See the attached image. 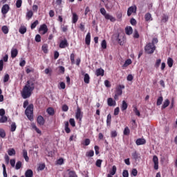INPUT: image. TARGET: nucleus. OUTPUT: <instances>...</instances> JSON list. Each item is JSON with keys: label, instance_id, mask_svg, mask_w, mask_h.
<instances>
[{"label": "nucleus", "instance_id": "nucleus-54", "mask_svg": "<svg viewBox=\"0 0 177 177\" xmlns=\"http://www.w3.org/2000/svg\"><path fill=\"white\" fill-rule=\"evenodd\" d=\"M118 135V133H117V131H112L111 132V138H117V136Z\"/></svg>", "mask_w": 177, "mask_h": 177}, {"label": "nucleus", "instance_id": "nucleus-25", "mask_svg": "<svg viewBox=\"0 0 177 177\" xmlns=\"http://www.w3.org/2000/svg\"><path fill=\"white\" fill-rule=\"evenodd\" d=\"M20 34H26L27 32V28L24 26H21L19 29Z\"/></svg>", "mask_w": 177, "mask_h": 177}, {"label": "nucleus", "instance_id": "nucleus-49", "mask_svg": "<svg viewBox=\"0 0 177 177\" xmlns=\"http://www.w3.org/2000/svg\"><path fill=\"white\" fill-rule=\"evenodd\" d=\"M102 162H103V160L100 159L97 160L95 162L96 167H97L98 168H100V167H102Z\"/></svg>", "mask_w": 177, "mask_h": 177}, {"label": "nucleus", "instance_id": "nucleus-4", "mask_svg": "<svg viewBox=\"0 0 177 177\" xmlns=\"http://www.w3.org/2000/svg\"><path fill=\"white\" fill-rule=\"evenodd\" d=\"M100 12L101 15H102V16H104L106 20H110V21H112V23H114V21H115V18L114 17L106 13V9H104V8H100Z\"/></svg>", "mask_w": 177, "mask_h": 177}, {"label": "nucleus", "instance_id": "nucleus-45", "mask_svg": "<svg viewBox=\"0 0 177 177\" xmlns=\"http://www.w3.org/2000/svg\"><path fill=\"white\" fill-rule=\"evenodd\" d=\"M22 165H23V164L21 163V161L17 162L16 165H15V169H17V170L20 169V168H21Z\"/></svg>", "mask_w": 177, "mask_h": 177}, {"label": "nucleus", "instance_id": "nucleus-2", "mask_svg": "<svg viewBox=\"0 0 177 177\" xmlns=\"http://www.w3.org/2000/svg\"><path fill=\"white\" fill-rule=\"evenodd\" d=\"M156 44H158V39L154 37L152 39L151 42L147 43L145 45L144 48L145 53H147V55H153L156 51V49H157V47L156 46Z\"/></svg>", "mask_w": 177, "mask_h": 177}, {"label": "nucleus", "instance_id": "nucleus-19", "mask_svg": "<svg viewBox=\"0 0 177 177\" xmlns=\"http://www.w3.org/2000/svg\"><path fill=\"white\" fill-rule=\"evenodd\" d=\"M19 55V50L17 48H13L11 50V57L12 59H15Z\"/></svg>", "mask_w": 177, "mask_h": 177}, {"label": "nucleus", "instance_id": "nucleus-3", "mask_svg": "<svg viewBox=\"0 0 177 177\" xmlns=\"http://www.w3.org/2000/svg\"><path fill=\"white\" fill-rule=\"evenodd\" d=\"M25 114L30 121L34 120V104H30L25 110Z\"/></svg>", "mask_w": 177, "mask_h": 177}, {"label": "nucleus", "instance_id": "nucleus-14", "mask_svg": "<svg viewBox=\"0 0 177 177\" xmlns=\"http://www.w3.org/2000/svg\"><path fill=\"white\" fill-rule=\"evenodd\" d=\"M95 75L97 77H103V75H104V70L102 68L96 69Z\"/></svg>", "mask_w": 177, "mask_h": 177}, {"label": "nucleus", "instance_id": "nucleus-20", "mask_svg": "<svg viewBox=\"0 0 177 177\" xmlns=\"http://www.w3.org/2000/svg\"><path fill=\"white\" fill-rule=\"evenodd\" d=\"M86 45H91V32H88L85 37Z\"/></svg>", "mask_w": 177, "mask_h": 177}, {"label": "nucleus", "instance_id": "nucleus-40", "mask_svg": "<svg viewBox=\"0 0 177 177\" xmlns=\"http://www.w3.org/2000/svg\"><path fill=\"white\" fill-rule=\"evenodd\" d=\"M167 64L169 66V67H172V66H174V59H172V58L169 57L167 59Z\"/></svg>", "mask_w": 177, "mask_h": 177}, {"label": "nucleus", "instance_id": "nucleus-35", "mask_svg": "<svg viewBox=\"0 0 177 177\" xmlns=\"http://www.w3.org/2000/svg\"><path fill=\"white\" fill-rule=\"evenodd\" d=\"M106 124L108 127H110L111 125V114H108L107 118H106Z\"/></svg>", "mask_w": 177, "mask_h": 177}, {"label": "nucleus", "instance_id": "nucleus-47", "mask_svg": "<svg viewBox=\"0 0 177 177\" xmlns=\"http://www.w3.org/2000/svg\"><path fill=\"white\" fill-rule=\"evenodd\" d=\"M8 153V155H10V156H15L16 155V151L13 148L9 149Z\"/></svg>", "mask_w": 177, "mask_h": 177}, {"label": "nucleus", "instance_id": "nucleus-15", "mask_svg": "<svg viewBox=\"0 0 177 177\" xmlns=\"http://www.w3.org/2000/svg\"><path fill=\"white\" fill-rule=\"evenodd\" d=\"M37 122L39 125H44L45 124V119L42 115H39L37 118Z\"/></svg>", "mask_w": 177, "mask_h": 177}, {"label": "nucleus", "instance_id": "nucleus-56", "mask_svg": "<svg viewBox=\"0 0 177 177\" xmlns=\"http://www.w3.org/2000/svg\"><path fill=\"white\" fill-rule=\"evenodd\" d=\"M61 28H62L63 32H66V31L68 30V26H65V25H62L61 26Z\"/></svg>", "mask_w": 177, "mask_h": 177}, {"label": "nucleus", "instance_id": "nucleus-52", "mask_svg": "<svg viewBox=\"0 0 177 177\" xmlns=\"http://www.w3.org/2000/svg\"><path fill=\"white\" fill-rule=\"evenodd\" d=\"M6 121H8V117L6 116H1V118H0V122L3 123V122H6Z\"/></svg>", "mask_w": 177, "mask_h": 177}, {"label": "nucleus", "instance_id": "nucleus-51", "mask_svg": "<svg viewBox=\"0 0 177 177\" xmlns=\"http://www.w3.org/2000/svg\"><path fill=\"white\" fill-rule=\"evenodd\" d=\"M160 64H161V59H158L156 60V62L155 64L156 68H158L160 67Z\"/></svg>", "mask_w": 177, "mask_h": 177}, {"label": "nucleus", "instance_id": "nucleus-6", "mask_svg": "<svg viewBox=\"0 0 177 177\" xmlns=\"http://www.w3.org/2000/svg\"><path fill=\"white\" fill-rule=\"evenodd\" d=\"M39 32L42 35H45V34L48 32V26L46 24H44L40 26V28H39Z\"/></svg>", "mask_w": 177, "mask_h": 177}, {"label": "nucleus", "instance_id": "nucleus-24", "mask_svg": "<svg viewBox=\"0 0 177 177\" xmlns=\"http://www.w3.org/2000/svg\"><path fill=\"white\" fill-rule=\"evenodd\" d=\"M25 176L26 177H32L34 176V172L31 169H28L25 172Z\"/></svg>", "mask_w": 177, "mask_h": 177}, {"label": "nucleus", "instance_id": "nucleus-23", "mask_svg": "<svg viewBox=\"0 0 177 177\" xmlns=\"http://www.w3.org/2000/svg\"><path fill=\"white\" fill-rule=\"evenodd\" d=\"M72 15V23H73V24H75V23L78 21V15L75 12H73Z\"/></svg>", "mask_w": 177, "mask_h": 177}, {"label": "nucleus", "instance_id": "nucleus-53", "mask_svg": "<svg viewBox=\"0 0 177 177\" xmlns=\"http://www.w3.org/2000/svg\"><path fill=\"white\" fill-rule=\"evenodd\" d=\"M23 3V1L17 0L16 2V7L17 8H21V4Z\"/></svg>", "mask_w": 177, "mask_h": 177}, {"label": "nucleus", "instance_id": "nucleus-9", "mask_svg": "<svg viewBox=\"0 0 177 177\" xmlns=\"http://www.w3.org/2000/svg\"><path fill=\"white\" fill-rule=\"evenodd\" d=\"M107 104L109 107H114L116 106L117 102L112 97H109L107 99Z\"/></svg>", "mask_w": 177, "mask_h": 177}, {"label": "nucleus", "instance_id": "nucleus-48", "mask_svg": "<svg viewBox=\"0 0 177 177\" xmlns=\"http://www.w3.org/2000/svg\"><path fill=\"white\" fill-rule=\"evenodd\" d=\"M17 128V126L16 125V123L12 122L11 124V129H10L11 132H15V131H16Z\"/></svg>", "mask_w": 177, "mask_h": 177}, {"label": "nucleus", "instance_id": "nucleus-41", "mask_svg": "<svg viewBox=\"0 0 177 177\" xmlns=\"http://www.w3.org/2000/svg\"><path fill=\"white\" fill-rule=\"evenodd\" d=\"M115 172H117V167H115V165H113L112 167L111 171H110V174H111L112 176H114V175H115Z\"/></svg>", "mask_w": 177, "mask_h": 177}, {"label": "nucleus", "instance_id": "nucleus-31", "mask_svg": "<svg viewBox=\"0 0 177 177\" xmlns=\"http://www.w3.org/2000/svg\"><path fill=\"white\" fill-rule=\"evenodd\" d=\"M1 31L2 32H3L4 34H8L9 33V27H8V26H3L1 27Z\"/></svg>", "mask_w": 177, "mask_h": 177}, {"label": "nucleus", "instance_id": "nucleus-39", "mask_svg": "<svg viewBox=\"0 0 177 177\" xmlns=\"http://www.w3.org/2000/svg\"><path fill=\"white\" fill-rule=\"evenodd\" d=\"M123 133H124V136H128V135H129V133H131V130H129V127H126L124 128Z\"/></svg>", "mask_w": 177, "mask_h": 177}, {"label": "nucleus", "instance_id": "nucleus-64", "mask_svg": "<svg viewBox=\"0 0 177 177\" xmlns=\"http://www.w3.org/2000/svg\"><path fill=\"white\" fill-rule=\"evenodd\" d=\"M168 19H169L168 16L167 15L163 16L162 18V22L167 23V21H168Z\"/></svg>", "mask_w": 177, "mask_h": 177}, {"label": "nucleus", "instance_id": "nucleus-32", "mask_svg": "<svg viewBox=\"0 0 177 177\" xmlns=\"http://www.w3.org/2000/svg\"><path fill=\"white\" fill-rule=\"evenodd\" d=\"M133 111H134L136 115H138V117H140V112L139 110H138V106L136 105L133 106Z\"/></svg>", "mask_w": 177, "mask_h": 177}, {"label": "nucleus", "instance_id": "nucleus-21", "mask_svg": "<svg viewBox=\"0 0 177 177\" xmlns=\"http://www.w3.org/2000/svg\"><path fill=\"white\" fill-rule=\"evenodd\" d=\"M128 109V103H127L126 100H123L121 105L122 111H125Z\"/></svg>", "mask_w": 177, "mask_h": 177}, {"label": "nucleus", "instance_id": "nucleus-27", "mask_svg": "<svg viewBox=\"0 0 177 177\" xmlns=\"http://www.w3.org/2000/svg\"><path fill=\"white\" fill-rule=\"evenodd\" d=\"M64 124H65V132L66 133H70V132H71V129H70V127H69V123L68 122H64Z\"/></svg>", "mask_w": 177, "mask_h": 177}, {"label": "nucleus", "instance_id": "nucleus-34", "mask_svg": "<svg viewBox=\"0 0 177 177\" xmlns=\"http://www.w3.org/2000/svg\"><path fill=\"white\" fill-rule=\"evenodd\" d=\"M145 19L146 21H150V20H153V18H151V14H150V12H147L145 15Z\"/></svg>", "mask_w": 177, "mask_h": 177}, {"label": "nucleus", "instance_id": "nucleus-29", "mask_svg": "<svg viewBox=\"0 0 177 177\" xmlns=\"http://www.w3.org/2000/svg\"><path fill=\"white\" fill-rule=\"evenodd\" d=\"M130 64H132V60L131 59H128L124 62V64L122 65V68H125V67H128Z\"/></svg>", "mask_w": 177, "mask_h": 177}, {"label": "nucleus", "instance_id": "nucleus-38", "mask_svg": "<svg viewBox=\"0 0 177 177\" xmlns=\"http://www.w3.org/2000/svg\"><path fill=\"white\" fill-rule=\"evenodd\" d=\"M6 137V132H5V130L3 129H0V138H2L3 139Z\"/></svg>", "mask_w": 177, "mask_h": 177}, {"label": "nucleus", "instance_id": "nucleus-26", "mask_svg": "<svg viewBox=\"0 0 177 177\" xmlns=\"http://www.w3.org/2000/svg\"><path fill=\"white\" fill-rule=\"evenodd\" d=\"M46 113H48V115H55V109L52 107H49L46 109Z\"/></svg>", "mask_w": 177, "mask_h": 177}, {"label": "nucleus", "instance_id": "nucleus-22", "mask_svg": "<svg viewBox=\"0 0 177 177\" xmlns=\"http://www.w3.org/2000/svg\"><path fill=\"white\" fill-rule=\"evenodd\" d=\"M125 32L127 35H132V32H133V29H132V27L129 26L125 28Z\"/></svg>", "mask_w": 177, "mask_h": 177}, {"label": "nucleus", "instance_id": "nucleus-60", "mask_svg": "<svg viewBox=\"0 0 177 177\" xmlns=\"http://www.w3.org/2000/svg\"><path fill=\"white\" fill-rule=\"evenodd\" d=\"M122 176L123 177H129V173L128 172V170H124L123 171Z\"/></svg>", "mask_w": 177, "mask_h": 177}, {"label": "nucleus", "instance_id": "nucleus-33", "mask_svg": "<svg viewBox=\"0 0 177 177\" xmlns=\"http://www.w3.org/2000/svg\"><path fill=\"white\" fill-rule=\"evenodd\" d=\"M91 80V77H89V75L88 73H86L84 75V81L85 84H89Z\"/></svg>", "mask_w": 177, "mask_h": 177}, {"label": "nucleus", "instance_id": "nucleus-8", "mask_svg": "<svg viewBox=\"0 0 177 177\" xmlns=\"http://www.w3.org/2000/svg\"><path fill=\"white\" fill-rule=\"evenodd\" d=\"M124 88H125V86L120 84L116 88L115 94L118 95L119 96H121V95H122V89H124Z\"/></svg>", "mask_w": 177, "mask_h": 177}, {"label": "nucleus", "instance_id": "nucleus-13", "mask_svg": "<svg viewBox=\"0 0 177 177\" xmlns=\"http://www.w3.org/2000/svg\"><path fill=\"white\" fill-rule=\"evenodd\" d=\"M153 162L154 163L153 168L157 171L158 169V157L156 155L153 157Z\"/></svg>", "mask_w": 177, "mask_h": 177}, {"label": "nucleus", "instance_id": "nucleus-44", "mask_svg": "<svg viewBox=\"0 0 177 177\" xmlns=\"http://www.w3.org/2000/svg\"><path fill=\"white\" fill-rule=\"evenodd\" d=\"M75 54L72 53L71 54V64H75Z\"/></svg>", "mask_w": 177, "mask_h": 177}, {"label": "nucleus", "instance_id": "nucleus-37", "mask_svg": "<svg viewBox=\"0 0 177 177\" xmlns=\"http://www.w3.org/2000/svg\"><path fill=\"white\" fill-rule=\"evenodd\" d=\"M95 156V151L90 150L86 153V157H93Z\"/></svg>", "mask_w": 177, "mask_h": 177}, {"label": "nucleus", "instance_id": "nucleus-62", "mask_svg": "<svg viewBox=\"0 0 177 177\" xmlns=\"http://www.w3.org/2000/svg\"><path fill=\"white\" fill-rule=\"evenodd\" d=\"M69 122H70L71 127H75V120H74V118H71L69 120Z\"/></svg>", "mask_w": 177, "mask_h": 177}, {"label": "nucleus", "instance_id": "nucleus-55", "mask_svg": "<svg viewBox=\"0 0 177 177\" xmlns=\"http://www.w3.org/2000/svg\"><path fill=\"white\" fill-rule=\"evenodd\" d=\"M119 114H120V107H116V108L114 109L113 115H118Z\"/></svg>", "mask_w": 177, "mask_h": 177}, {"label": "nucleus", "instance_id": "nucleus-46", "mask_svg": "<svg viewBox=\"0 0 177 177\" xmlns=\"http://www.w3.org/2000/svg\"><path fill=\"white\" fill-rule=\"evenodd\" d=\"M39 23L38 20L35 21L30 26L31 30H34V28L38 26Z\"/></svg>", "mask_w": 177, "mask_h": 177}, {"label": "nucleus", "instance_id": "nucleus-16", "mask_svg": "<svg viewBox=\"0 0 177 177\" xmlns=\"http://www.w3.org/2000/svg\"><path fill=\"white\" fill-rule=\"evenodd\" d=\"M118 42L119 44V45H120L121 46H122V45H124V44H125V37L124 36H122V37H120V34L118 35Z\"/></svg>", "mask_w": 177, "mask_h": 177}, {"label": "nucleus", "instance_id": "nucleus-18", "mask_svg": "<svg viewBox=\"0 0 177 177\" xmlns=\"http://www.w3.org/2000/svg\"><path fill=\"white\" fill-rule=\"evenodd\" d=\"M22 156H23L24 158L25 159V161H26V162H28V161L30 160V158H28L27 150L24 149L22 151Z\"/></svg>", "mask_w": 177, "mask_h": 177}, {"label": "nucleus", "instance_id": "nucleus-11", "mask_svg": "<svg viewBox=\"0 0 177 177\" xmlns=\"http://www.w3.org/2000/svg\"><path fill=\"white\" fill-rule=\"evenodd\" d=\"M132 13H136V6H131L127 10V16H131Z\"/></svg>", "mask_w": 177, "mask_h": 177}, {"label": "nucleus", "instance_id": "nucleus-30", "mask_svg": "<svg viewBox=\"0 0 177 177\" xmlns=\"http://www.w3.org/2000/svg\"><path fill=\"white\" fill-rule=\"evenodd\" d=\"M33 16H34V12H32V10H29L27 12L26 19L28 20H30V19H32Z\"/></svg>", "mask_w": 177, "mask_h": 177}, {"label": "nucleus", "instance_id": "nucleus-63", "mask_svg": "<svg viewBox=\"0 0 177 177\" xmlns=\"http://www.w3.org/2000/svg\"><path fill=\"white\" fill-rule=\"evenodd\" d=\"M131 174L133 176H138V170L136 169H133L131 171Z\"/></svg>", "mask_w": 177, "mask_h": 177}, {"label": "nucleus", "instance_id": "nucleus-36", "mask_svg": "<svg viewBox=\"0 0 177 177\" xmlns=\"http://www.w3.org/2000/svg\"><path fill=\"white\" fill-rule=\"evenodd\" d=\"M163 100H164V98L162 97V96L159 97L156 102V106H161V104H162Z\"/></svg>", "mask_w": 177, "mask_h": 177}, {"label": "nucleus", "instance_id": "nucleus-5", "mask_svg": "<svg viewBox=\"0 0 177 177\" xmlns=\"http://www.w3.org/2000/svg\"><path fill=\"white\" fill-rule=\"evenodd\" d=\"M104 6L107 10H111L113 8H114V5H115V1L109 0L108 1H104Z\"/></svg>", "mask_w": 177, "mask_h": 177}, {"label": "nucleus", "instance_id": "nucleus-42", "mask_svg": "<svg viewBox=\"0 0 177 177\" xmlns=\"http://www.w3.org/2000/svg\"><path fill=\"white\" fill-rule=\"evenodd\" d=\"M41 49L44 52V53H48V44H44L41 46Z\"/></svg>", "mask_w": 177, "mask_h": 177}, {"label": "nucleus", "instance_id": "nucleus-28", "mask_svg": "<svg viewBox=\"0 0 177 177\" xmlns=\"http://www.w3.org/2000/svg\"><path fill=\"white\" fill-rule=\"evenodd\" d=\"M170 103L171 102H169V100H168V99L165 100L162 106V110H164V109H167V107H168V106H169Z\"/></svg>", "mask_w": 177, "mask_h": 177}, {"label": "nucleus", "instance_id": "nucleus-57", "mask_svg": "<svg viewBox=\"0 0 177 177\" xmlns=\"http://www.w3.org/2000/svg\"><path fill=\"white\" fill-rule=\"evenodd\" d=\"M139 37V32H138V30H135L133 33V38L138 39Z\"/></svg>", "mask_w": 177, "mask_h": 177}, {"label": "nucleus", "instance_id": "nucleus-61", "mask_svg": "<svg viewBox=\"0 0 177 177\" xmlns=\"http://www.w3.org/2000/svg\"><path fill=\"white\" fill-rule=\"evenodd\" d=\"M9 74L6 73L3 77V82H8V81H9Z\"/></svg>", "mask_w": 177, "mask_h": 177}, {"label": "nucleus", "instance_id": "nucleus-12", "mask_svg": "<svg viewBox=\"0 0 177 177\" xmlns=\"http://www.w3.org/2000/svg\"><path fill=\"white\" fill-rule=\"evenodd\" d=\"M10 9V7H9V5H8V4L3 5L1 8L2 15H6V13H8V12H9Z\"/></svg>", "mask_w": 177, "mask_h": 177}, {"label": "nucleus", "instance_id": "nucleus-59", "mask_svg": "<svg viewBox=\"0 0 177 177\" xmlns=\"http://www.w3.org/2000/svg\"><path fill=\"white\" fill-rule=\"evenodd\" d=\"M45 169V164H41L38 167V171H44Z\"/></svg>", "mask_w": 177, "mask_h": 177}, {"label": "nucleus", "instance_id": "nucleus-17", "mask_svg": "<svg viewBox=\"0 0 177 177\" xmlns=\"http://www.w3.org/2000/svg\"><path fill=\"white\" fill-rule=\"evenodd\" d=\"M136 144L137 145V146H140L142 145H146V140H145L144 138H138L136 140Z\"/></svg>", "mask_w": 177, "mask_h": 177}, {"label": "nucleus", "instance_id": "nucleus-10", "mask_svg": "<svg viewBox=\"0 0 177 177\" xmlns=\"http://www.w3.org/2000/svg\"><path fill=\"white\" fill-rule=\"evenodd\" d=\"M67 46H68V41H67V39H64L60 41L59 48L61 49H64V48H67Z\"/></svg>", "mask_w": 177, "mask_h": 177}, {"label": "nucleus", "instance_id": "nucleus-43", "mask_svg": "<svg viewBox=\"0 0 177 177\" xmlns=\"http://www.w3.org/2000/svg\"><path fill=\"white\" fill-rule=\"evenodd\" d=\"M101 46L102 49H107V42L106 41V39L102 40Z\"/></svg>", "mask_w": 177, "mask_h": 177}, {"label": "nucleus", "instance_id": "nucleus-50", "mask_svg": "<svg viewBox=\"0 0 177 177\" xmlns=\"http://www.w3.org/2000/svg\"><path fill=\"white\" fill-rule=\"evenodd\" d=\"M32 129H35V131L37 132V133H39L41 135V133H42V131H41V130L39 129H38V127H37V126L35 124H34L32 126Z\"/></svg>", "mask_w": 177, "mask_h": 177}, {"label": "nucleus", "instance_id": "nucleus-7", "mask_svg": "<svg viewBox=\"0 0 177 177\" xmlns=\"http://www.w3.org/2000/svg\"><path fill=\"white\" fill-rule=\"evenodd\" d=\"M76 120H79V121H82V113L81 112V109L77 107V111L75 113Z\"/></svg>", "mask_w": 177, "mask_h": 177}, {"label": "nucleus", "instance_id": "nucleus-58", "mask_svg": "<svg viewBox=\"0 0 177 177\" xmlns=\"http://www.w3.org/2000/svg\"><path fill=\"white\" fill-rule=\"evenodd\" d=\"M44 73L45 74H49V75H52V69H50V68H46L44 70Z\"/></svg>", "mask_w": 177, "mask_h": 177}, {"label": "nucleus", "instance_id": "nucleus-1", "mask_svg": "<svg viewBox=\"0 0 177 177\" xmlns=\"http://www.w3.org/2000/svg\"><path fill=\"white\" fill-rule=\"evenodd\" d=\"M35 89L34 82L28 80L26 84L24 86L21 95L23 99H28L32 95V91Z\"/></svg>", "mask_w": 177, "mask_h": 177}]
</instances>
